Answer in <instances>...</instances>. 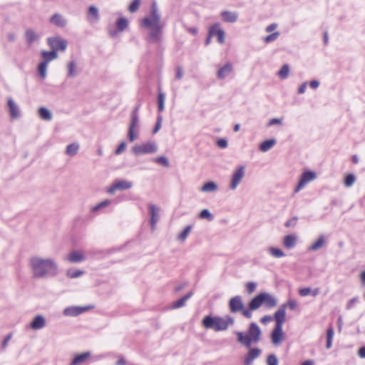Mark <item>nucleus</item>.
<instances>
[{
	"instance_id": "1",
	"label": "nucleus",
	"mask_w": 365,
	"mask_h": 365,
	"mask_svg": "<svg viewBox=\"0 0 365 365\" xmlns=\"http://www.w3.org/2000/svg\"><path fill=\"white\" fill-rule=\"evenodd\" d=\"M32 276L35 279L53 277L58 274L57 263L51 258L33 257L30 259Z\"/></svg>"
},
{
	"instance_id": "2",
	"label": "nucleus",
	"mask_w": 365,
	"mask_h": 365,
	"mask_svg": "<svg viewBox=\"0 0 365 365\" xmlns=\"http://www.w3.org/2000/svg\"><path fill=\"white\" fill-rule=\"evenodd\" d=\"M261 334V329L255 322H252L250 324L247 334L241 331L236 333L238 342L247 348H250L252 343H258Z\"/></svg>"
},
{
	"instance_id": "3",
	"label": "nucleus",
	"mask_w": 365,
	"mask_h": 365,
	"mask_svg": "<svg viewBox=\"0 0 365 365\" xmlns=\"http://www.w3.org/2000/svg\"><path fill=\"white\" fill-rule=\"evenodd\" d=\"M277 304L275 297L267 292H261L250 300V309H257L262 305L267 308L274 307Z\"/></svg>"
},
{
	"instance_id": "4",
	"label": "nucleus",
	"mask_w": 365,
	"mask_h": 365,
	"mask_svg": "<svg viewBox=\"0 0 365 365\" xmlns=\"http://www.w3.org/2000/svg\"><path fill=\"white\" fill-rule=\"evenodd\" d=\"M202 325L206 329L220 331L227 329L228 327V319H224L218 317L205 316L202 319Z\"/></svg>"
},
{
	"instance_id": "5",
	"label": "nucleus",
	"mask_w": 365,
	"mask_h": 365,
	"mask_svg": "<svg viewBox=\"0 0 365 365\" xmlns=\"http://www.w3.org/2000/svg\"><path fill=\"white\" fill-rule=\"evenodd\" d=\"M47 43L51 49L56 53H58V51H65L68 46V41L61 36L48 37Z\"/></svg>"
},
{
	"instance_id": "6",
	"label": "nucleus",
	"mask_w": 365,
	"mask_h": 365,
	"mask_svg": "<svg viewBox=\"0 0 365 365\" xmlns=\"http://www.w3.org/2000/svg\"><path fill=\"white\" fill-rule=\"evenodd\" d=\"M162 24L160 23V16L158 14L155 2L151 5L150 16L144 17L142 20L143 26H150L153 25Z\"/></svg>"
},
{
	"instance_id": "7",
	"label": "nucleus",
	"mask_w": 365,
	"mask_h": 365,
	"mask_svg": "<svg viewBox=\"0 0 365 365\" xmlns=\"http://www.w3.org/2000/svg\"><path fill=\"white\" fill-rule=\"evenodd\" d=\"M157 150L158 146L154 142H148L140 145H136L133 148V152L135 155L154 153Z\"/></svg>"
},
{
	"instance_id": "8",
	"label": "nucleus",
	"mask_w": 365,
	"mask_h": 365,
	"mask_svg": "<svg viewBox=\"0 0 365 365\" xmlns=\"http://www.w3.org/2000/svg\"><path fill=\"white\" fill-rule=\"evenodd\" d=\"M245 175V167L244 165L239 166L233 173L232 180L230 183V188L235 190Z\"/></svg>"
},
{
	"instance_id": "9",
	"label": "nucleus",
	"mask_w": 365,
	"mask_h": 365,
	"mask_svg": "<svg viewBox=\"0 0 365 365\" xmlns=\"http://www.w3.org/2000/svg\"><path fill=\"white\" fill-rule=\"evenodd\" d=\"M316 178L317 174L315 172L311 170L304 171L294 190L295 192H299L307 183L314 180Z\"/></svg>"
},
{
	"instance_id": "10",
	"label": "nucleus",
	"mask_w": 365,
	"mask_h": 365,
	"mask_svg": "<svg viewBox=\"0 0 365 365\" xmlns=\"http://www.w3.org/2000/svg\"><path fill=\"white\" fill-rule=\"evenodd\" d=\"M91 308V306H71L63 309V314L66 317H77L83 312L88 311Z\"/></svg>"
},
{
	"instance_id": "11",
	"label": "nucleus",
	"mask_w": 365,
	"mask_h": 365,
	"mask_svg": "<svg viewBox=\"0 0 365 365\" xmlns=\"http://www.w3.org/2000/svg\"><path fill=\"white\" fill-rule=\"evenodd\" d=\"M249 349L247 354L245 356L243 359L244 365H252L254 360L257 359L262 354V350L259 348Z\"/></svg>"
},
{
	"instance_id": "12",
	"label": "nucleus",
	"mask_w": 365,
	"mask_h": 365,
	"mask_svg": "<svg viewBox=\"0 0 365 365\" xmlns=\"http://www.w3.org/2000/svg\"><path fill=\"white\" fill-rule=\"evenodd\" d=\"M139 116H130V121L128 128V138L130 142H133L136 138L135 129L138 128Z\"/></svg>"
},
{
	"instance_id": "13",
	"label": "nucleus",
	"mask_w": 365,
	"mask_h": 365,
	"mask_svg": "<svg viewBox=\"0 0 365 365\" xmlns=\"http://www.w3.org/2000/svg\"><path fill=\"white\" fill-rule=\"evenodd\" d=\"M287 304H282L274 313V319L275 320V327H282L285 320Z\"/></svg>"
},
{
	"instance_id": "14",
	"label": "nucleus",
	"mask_w": 365,
	"mask_h": 365,
	"mask_svg": "<svg viewBox=\"0 0 365 365\" xmlns=\"http://www.w3.org/2000/svg\"><path fill=\"white\" fill-rule=\"evenodd\" d=\"M145 28H150L149 38L152 42H158L160 33L163 29V24L153 25L150 26H144Z\"/></svg>"
},
{
	"instance_id": "15",
	"label": "nucleus",
	"mask_w": 365,
	"mask_h": 365,
	"mask_svg": "<svg viewBox=\"0 0 365 365\" xmlns=\"http://www.w3.org/2000/svg\"><path fill=\"white\" fill-rule=\"evenodd\" d=\"M244 308L242 297L240 296H235L230 299V309L232 312L236 313Z\"/></svg>"
},
{
	"instance_id": "16",
	"label": "nucleus",
	"mask_w": 365,
	"mask_h": 365,
	"mask_svg": "<svg viewBox=\"0 0 365 365\" xmlns=\"http://www.w3.org/2000/svg\"><path fill=\"white\" fill-rule=\"evenodd\" d=\"M209 30L213 31V37H217L218 43H223L225 42V31L220 28V25L218 23L212 24Z\"/></svg>"
},
{
	"instance_id": "17",
	"label": "nucleus",
	"mask_w": 365,
	"mask_h": 365,
	"mask_svg": "<svg viewBox=\"0 0 365 365\" xmlns=\"http://www.w3.org/2000/svg\"><path fill=\"white\" fill-rule=\"evenodd\" d=\"M159 208L155 205L150 204L149 205V212L150 215V226L152 230H154L157 222L159 220L160 216L158 215Z\"/></svg>"
},
{
	"instance_id": "18",
	"label": "nucleus",
	"mask_w": 365,
	"mask_h": 365,
	"mask_svg": "<svg viewBox=\"0 0 365 365\" xmlns=\"http://www.w3.org/2000/svg\"><path fill=\"white\" fill-rule=\"evenodd\" d=\"M272 341L274 345H279L283 340V331L282 327H275L271 334Z\"/></svg>"
},
{
	"instance_id": "19",
	"label": "nucleus",
	"mask_w": 365,
	"mask_h": 365,
	"mask_svg": "<svg viewBox=\"0 0 365 365\" xmlns=\"http://www.w3.org/2000/svg\"><path fill=\"white\" fill-rule=\"evenodd\" d=\"M91 356L90 351L83 352L75 355V356L71 361L69 365H80L83 364Z\"/></svg>"
},
{
	"instance_id": "20",
	"label": "nucleus",
	"mask_w": 365,
	"mask_h": 365,
	"mask_svg": "<svg viewBox=\"0 0 365 365\" xmlns=\"http://www.w3.org/2000/svg\"><path fill=\"white\" fill-rule=\"evenodd\" d=\"M46 326L45 318L42 315L36 316L31 322L29 327L34 330H39Z\"/></svg>"
},
{
	"instance_id": "21",
	"label": "nucleus",
	"mask_w": 365,
	"mask_h": 365,
	"mask_svg": "<svg viewBox=\"0 0 365 365\" xmlns=\"http://www.w3.org/2000/svg\"><path fill=\"white\" fill-rule=\"evenodd\" d=\"M50 23L59 28H64L67 25V20L60 14H54L50 18Z\"/></svg>"
},
{
	"instance_id": "22",
	"label": "nucleus",
	"mask_w": 365,
	"mask_h": 365,
	"mask_svg": "<svg viewBox=\"0 0 365 365\" xmlns=\"http://www.w3.org/2000/svg\"><path fill=\"white\" fill-rule=\"evenodd\" d=\"M9 114L11 118L16 119L20 116V111L18 106L12 98H9L7 101Z\"/></svg>"
},
{
	"instance_id": "23",
	"label": "nucleus",
	"mask_w": 365,
	"mask_h": 365,
	"mask_svg": "<svg viewBox=\"0 0 365 365\" xmlns=\"http://www.w3.org/2000/svg\"><path fill=\"white\" fill-rule=\"evenodd\" d=\"M67 259L70 262L79 263L84 261L86 257L83 254L79 251L73 250L68 254Z\"/></svg>"
},
{
	"instance_id": "24",
	"label": "nucleus",
	"mask_w": 365,
	"mask_h": 365,
	"mask_svg": "<svg viewBox=\"0 0 365 365\" xmlns=\"http://www.w3.org/2000/svg\"><path fill=\"white\" fill-rule=\"evenodd\" d=\"M42 61L46 63L47 64L58 58V53H56L54 51H42L41 53Z\"/></svg>"
},
{
	"instance_id": "25",
	"label": "nucleus",
	"mask_w": 365,
	"mask_h": 365,
	"mask_svg": "<svg viewBox=\"0 0 365 365\" xmlns=\"http://www.w3.org/2000/svg\"><path fill=\"white\" fill-rule=\"evenodd\" d=\"M88 19L91 22H97L99 20L98 9L95 6H90L88 9Z\"/></svg>"
},
{
	"instance_id": "26",
	"label": "nucleus",
	"mask_w": 365,
	"mask_h": 365,
	"mask_svg": "<svg viewBox=\"0 0 365 365\" xmlns=\"http://www.w3.org/2000/svg\"><path fill=\"white\" fill-rule=\"evenodd\" d=\"M25 38L26 43L31 46L34 42L39 39V36L33 29H30L26 31Z\"/></svg>"
},
{
	"instance_id": "27",
	"label": "nucleus",
	"mask_w": 365,
	"mask_h": 365,
	"mask_svg": "<svg viewBox=\"0 0 365 365\" xmlns=\"http://www.w3.org/2000/svg\"><path fill=\"white\" fill-rule=\"evenodd\" d=\"M192 295H193V292L192 291L189 292L182 297H181L179 299H178L177 301L174 302L172 305V307L173 309H179L180 307H184L186 301L188 300Z\"/></svg>"
},
{
	"instance_id": "28",
	"label": "nucleus",
	"mask_w": 365,
	"mask_h": 365,
	"mask_svg": "<svg viewBox=\"0 0 365 365\" xmlns=\"http://www.w3.org/2000/svg\"><path fill=\"white\" fill-rule=\"evenodd\" d=\"M276 143L277 140L274 138L266 140L259 144V149L261 152L266 153Z\"/></svg>"
},
{
	"instance_id": "29",
	"label": "nucleus",
	"mask_w": 365,
	"mask_h": 365,
	"mask_svg": "<svg viewBox=\"0 0 365 365\" xmlns=\"http://www.w3.org/2000/svg\"><path fill=\"white\" fill-rule=\"evenodd\" d=\"M297 237L294 235H289L284 237L283 245L287 249H292L295 247Z\"/></svg>"
},
{
	"instance_id": "30",
	"label": "nucleus",
	"mask_w": 365,
	"mask_h": 365,
	"mask_svg": "<svg viewBox=\"0 0 365 365\" xmlns=\"http://www.w3.org/2000/svg\"><path fill=\"white\" fill-rule=\"evenodd\" d=\"M165 94L158 88V113H162L165 109Z\"/></svg>"
},
{
	"instance_id": "31",
	"label": "nucleus",
	"mask_w": 365,
	"mask_h": 365,
	"mask_svg": "<svg viewBox=\"0 0 365 365\" xmlns=\"http://www.w3.org/2000/svg\"><path fill=\"white\" fill-rule=\"evenodd\" d=\"M80 73L76 68V63L74 61H71L68 63V78H74Z\"/></svg>"
},
{
	"instance_id": "32",
	"label": "nucleus",
	"mask_w": 365,
	"mask_h": 365,
	"mask_svg": "<svg viewBox=\"0 0 365 365\" xmlns=\"http://www.w3.org/2000/svg\"><path fill=\"white\" fill-rule=\"evenodd\" d=\"M217 190V184L213 181H208L205 182L200 189L203 192H212Z\"/></svg>"
},
{
	"instance_id": "33",
	"label": "nucleus",
	"mask_w": 365,
	"mask_h": 365,
	"mask_svg": "<svg viewBox=\"0 0 365 365\" xmlns=\"http://www.w3.org/2000/svg\"><path fill=\"white\" fill-rule=\"evenodd\" d=\"M38 113L40 118L44 120H51L52 119V113L51 112L45 107H41L38 109Z\"/></svg>"
},
{
	"instance_id": "34",
	"label": "nucleus",
	"mask_w": 365,
	"mask_h": 365,
	"mask_svg": "<svg viewBox=\"0 0 365 365\" xmlns=\"http://www.w3.org/2000/svg\"><path fill=\"white\" fill-rule=\"evenodd\" d=\"M79 149V144L78 143H73L66 146V154L69 156H74L78 153Z\"/></svg>"
},
{
	"instance_id": "35",
	"label": "nucleus",
	"mask_w": 365,
	"mask_h": 365,
	"mask_svg": "<svg viewBox=\"0 0 365 365\" xmlns=\"http://www.w3.org/2000/svg\"><path fill=\"white\" fill-rule=\"evenodd\" d=\"M115 182L118 190H128L132 187L133 186L132 182L125 180H117Z\"/></svg>"
},
{
	"instance_id": "36",
	"label": "nucleus",
	"mask_w": 365,
	"mask_h": 365,
	"mask_svg": "<svg viewBox=\"0 0 365 365\" xmlns=\"http://www.w3.org/2000/svg\"><path fill=\"white\" fill-rule=\"evenodd\" d=\"M117 29L119 31H124L128 26V21L125 17L121 16L116 20Z\"/></svg>"
},
{
	"instance_id": "37",
	"label": "nucleus",
	"mask_w": 365,
	"mask_h": 365,
	"mask_svg": "<svg viewBox=\"0 0 365 365\" xmlns=\"http://www.w3.org/2000/svg\"><path fill=\"white\" fill-rule=\"evenodd\" d=\"M334 331L332 327H329L327 331V343L326 348L329 349L332 346V339L334 336Z\"/></svg>"
},
{
	"instance_id": "38",
	"label": "nucleus",
	"mask_w": 365,
	"mask_h": 365,
	"mask_svg": "<svg viewBox=\"0 0 365 365\" xmlns=\"http://www.w3.org/2000/svg\"><path fill=\"white\" fill-rule=\"evenodd\" d=\"M268 252L272 256L276 258H280L285 256L284 252L279 248L271 247H269Z\"/></svg>"
},
{
	"instance_id": "39",
	"label": "nucleus",
	"mask_w": 365,
	"mask_h": 365,
	"mask_svg": "<svg viewBox=\"0 0 365 365\" xmlns=\"http://www.w3.org/2000/svg\"><path fill=\"white\" fill-rule=\"evenodd\" d=\"M324 243V236L321 235L318 238V240L309 247V250H312V251H317V250H319L323 246Z\"/></svg>"
},
{
	"instance_id": "40",
	"label": "nucleus",
	"mask_w": 365,
	"mask_h": 365,
	"mask_svg": "<svg viewBox=\"0 0 365 365\" xmlns=\"http://www.w3.org/2000/svg\"><path fill=\"white\" fill-rule=\"evenodd\" d=\"M83 274V271L80 269H69L66 272V276L71 279L78 278Z\"/></svg>"
},
{
	"instance_id": "41",
	"label": "nucleus",
	"mask_w": 365,
	"mask_h": 365,
	"mask_svg": "<svg viewBox=\"0 0 365 365\" xmlns=\"http://www.w3.org/2000/svg\"><path fill=\"white\" fill-rule=\"evenodd\" d=\"M356 180L355 175L352 173L347 174L344 180V184L346 187H351Z\"/></svg>"
},
{
	"instance_id": "42",
	"label": "nucleus",
	"mask_w": 365,
	"mask_h": 365,
	"mask_svg": "<svg viewBox=\"0 0 365 365\" xmlns=\"http://www.w3.org/2000/svg\"><path fill=\"white\" fill-rule=\"evenodd\" d=\"M110 204V200H105L101 202L100 203L96 205L95 206H93L91 208V212H96L99 211L101 209L108 206Z\"/></svg>"
},
{
	"instance_id": "43",
	"label": "nucleus",
	"mask_w": 365,
	"mask_h": 365,
	"mask_svg": "<svg viewBox=\"0 0 365 365\" xmlns=\"http://www.w3.org/2000/svg\"><path fill=\"white\" fill-rule=\"evenodd\" d=\"M289 68L287 64L282 66L281 69L278 72V76L281 79H286L288 77Z\"/></svg>"
},
{
	"instance_id": "44",
	"label": "nucleus",
	"mask_w": 365,
	"mask_h": 365,
	"mask_svg": "<svg viewBox=\"0 0 365 365\" xmlns=\"http://www.w3.org/2000/svg\"><path fill=\"white\" fill-rule=\"evenodd\" d=\"M191 230V225L186 226L185 229L180 233V235L178 237V239L180 241H185L189 233L190 232Z\"/></svg>"
},
{
	"instance_id": "45",
	"label": "nucleus",
	"mask_w": 365,
	"mask_h": 365,
	"mask_svg": "<svg viewBox=\"0 0 365 365\" xmlns=\"http://www.w3.org/2000/svg\"><path fill=\"white\" fill-rule=\"evenodd\" d=\"M48 64L46 63H44L41 61L38 66V72L39 73V76L42 78H45L46 76V68H47Z\"/></svg>"
},
{
	"instance_id": "46",
	"label": "nucleus",
	"mask_w": 365,
	"mask_h": 365,
	"mask_svg": "<svg viewBox=\"0 0 365 365\" xmlns=\"http://www.w3.org/2000/svg\"><path fill=\"white\" fill-rule=\"evenodd\" d=\"M228 73V62L225 63L222 67H221L217 73V78L222 79L225 77V76Z\"/></svg>"
},
{
	"instance_id": "47",
	"label": "nucleus",
	"mask_w": 365,
	"mask_h": 365,
	"mask_svg": "<svg viewBox=\"0 0 365 365\" xmlns=\"http://www.w3.org/2000/svg\"><path fill=\"white\" fill-rule=\"evenodd\" d=\"M199 217L202 219H207L208 221H212L214 219L213 215L207 209H203L199 213Z\"/></svg>"
},
{
	"instance_id": "48",
	"label": "nucleus",
	"mask_w": 365,
	"mask_h": 365,
	"mask_svg": "<svg viewBox=\"0 0 365 365\" xmlns=\"http://www.w3.org/2000/svg\"><path fill=\"white\" fill-rule=\"evenodd\" d=\"M162 121H163V116L161 115L158 114L157 116V120H156L155 127L153 128V134H155L159 131V130L160 129L161 125H162Z\"/></svg>"
},
{
	"instance_id": "49",
	"label": "nucleus",
	"mask_w": 365,
	"mask_h": 365,
	"mask_svg": "<svg viewBox=\"0 0 365 365\" xmlns=\"http://www.w3.org/2000/svg\"><path fill=\"white\" fill-rule=\"evenodd\" d=\"M140 0H133L128 6V11L131 13L135 12L140 6Z\"/></svg>"
},
{
	"instance_id": "50",
	"label": "nucleus",
	"mask_w": 365,
	"mask_h": 365,
	"mask_svg": "<svg viewBox=\"0 0 365 365\" xmlns=\"http://www.w3.org/2000/svg\"><path fill=\"white\" fill-rule=\"evenodd\" d=\"M279 33L278 31L274 32V33L267 36L264 38V41L266 43H271L272 41H274L279 37Z\"/></svg>"
},
{
	"instance_id": "51",
	"label": "nucleus",
	"mask_w": 365,
	"mask_h": 365,
	"mask_svg": "<svg viewBox=\"0 0 365 365\" xmlns=\"http://www.w3.org/2000/svg\"><path fill=\"white\" fill-rule=\"evenodd\" d=\"M267 365H278V359L275 354H272L267 357Z\"/></svg>"
},
{
	"instance_id": "52",
	"label": "nucleus",
	"mask_w": 365,
	"mask_h": 365,
	"mask_svg": "<svg viewBox=\"0 0 365 365\" xmlns=\"http://www.w3.org/2000/svg\"><path fill=\"white\" fill-rule=\"evenodd\" d=\"M154 161L164 167H168L170 165L168 160L164 156H160L155 158Z\"/></svg>"
},
{
	"instance_id": "53",
	"label": "nucleus",
	"mask_w": 365,
	"mask_h": 365,
	"mask_svg": "<svg viewBox=\"0 0 365 365\" xmlns=\"http://www.w3.org/2000/svg\"><path fill=\"white\" fill-rule=\"evenodd\" d=\"M255 309H250V302L249 303V307H248V309H242L241 310L242 311V315L247 318V319H251L252 317V311H255Z\"/></svg>"
},
{
	"instance_id": "54",
	"label": "nucleus",
	"mask_w": 365,
	"mask_h": 365,
	"mask_svg": "<svg viewBox=\"0 0 365 365\" xmlns=\"http://www.w3.org/2000/svg\"><path fill=\"white\" fill-rule=\"evenodd\" d=\"M257 287V284L253 282H250L246 284V288L248 294L252 293Z\"/></svg>"
},
{
	"instance_id": "55",
	"label": "nucleus",
	"mask_w": 365,
	"mask_h": 365,
	"mask_svg": "<svg viewBox=\"0 0 365 365\" xmlns=\"http://www.w3.org/2000/svg\"><path fill=\"white\" fill-rule=\"evenodd\" d=\"M297 220L298 218L297 217H293L285 222L284 226L286 227H294L297 225Z\"/></svg>"
},
{
	"instance_id": "56",
	"label": "nucleus",
	"mask_w": 365,
	"mask_h": 365,
	"mask_svg": "<svg viewBox=\"0 0 365 365\" xmlns=\"http://www.w3.org/2000/svg\"><path fill=\"white\" fill-rule=\"evenodd\" d=\"M125 148H126V143L125 141L121 142L119 144V145L118 146V148H116V150H115V154L120 155V153H122L123 152V150L125 149Z\"/></svg>"
},
{
	"instance_id": "57",
	"label": "nucleus",
	"mask_w": 365,
	"mask_h": 365,
	"mask_svg": "<svg viewBox=\"0 0 365 365\" xmlns=\"http://www.w3.org/2000/svg\"><path fill=\"white\" fill-rule=\"evenodd\" d=\"M299 294L301 297H306L309 294H311V288L309 287H304L302 288L299 290Z\"/></svg>"
},
{
	"instance_id": "58",
	"label": "nucleus",
	"mask_w": 365,
	"mask_h": 365,
	"mask_svg": "<svg viewBox=\"0 0 365 365\" xmlns=\"http://www.w3.org/2000/svg\"><path fill=\"white\" fill-rule=\"evenodd\" d=\"M217 145L219 148H225L227 146V140L225 138H220L217 140Z\"/></svg>"
},
{
	"instance_id": "59",
	"label": "nucleus",
	"mask_w": 365,
	"mask_h": 365,
	"mask_svg": "<svg viewBox=\"0 0 365 365\" xmlns=\"http://www.w3.org/2000/svg\"><path fill=\"white\" fill-rule=\"evenodd\" d=\"M359 301V298L357 297H354L352 299H351L346 304V308L347 309H350L352 308V307L354 306V304L356 302H358Z\"/></svg>"
},
{
	"instance_id": "60",
	"label": "nucleus",
	"mask_w": 365,
	"mask_h": 365,
	"mask_svg": "<svg viewBox=\"0 0 365 365\" xmlns=\"http://www.w3.org/2000/svg\"><path fill=\"white\" fill-rule=\"evenodd\" d=\"M274 125H282V120L279 118H272L269 120L267 125L272 126Z\"/></svg>"
},
{
	"instance_id": "61",
	"label": "nucleus",
	"mask_w": 365,
	"mask_h": 365,
	"mask_svg": "<svg viewBox=\"0 0 365 365\" xmlns=\"http://www.w3.org/2000/svg\"><path fill=\"white\" fill-rule=\"evenodd\" d=\"M272 320H273V317L272 316H269V315H265L260 319L261 323H262L264 324H266Z\"/></svg>"
},
{
	"instance_id": "62",
	"label": "nucleus",
	"mask_w": 365,
	"mask_h": 365,
	"mask_svg": "<svg viewBox=\"0 0 365 365\" xmlns=\"http://www.w3.org/2000/svg\"><path fill=\"white\" fill-rule=\"evenodd\" d=\"M11 336H12V334H9L8 335H6L3 341H2V344H1V346L3 349L6 348L7 346V344H8V342L10 341V339H11Z\"/></svg>"
},
{
	"instance_id": "63",
	"label": "nucleus",
	"mask_w": 365,
	"mask_h": 365,
	"mask_svg": "<svg viewBox=\"0 0 365 365\" xmlns=\"http://www.w3.org/2000/svg\"><path fill=\"white\" fill-rule=\"evenodd\" d=\"M287 307H288L291 310L295 309V308L297 306V303L294 300H289L287 303L286 304Z\"/></svg>"
},
{
	"instance_id": "64",
	"label": "nucleus",
	"mask_w": 365,
	"mask_h": 365,
	"mask_svg": "<svg viewBox=\"0 0 365 365\" xmlns=\"http://www.w3.org/2000/svg\"><path fill=\"white\" fill-rule=\"evenodd\" d=\"M183 76V71L180 66H178L176 68L175 78L178 80L181 79Z\"/></svg>"
}]
</instances>
